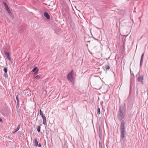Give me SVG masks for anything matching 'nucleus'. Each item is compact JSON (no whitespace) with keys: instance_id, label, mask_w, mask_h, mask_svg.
Here are the masks:
<instances>
[{"instance_id":"nucleus-1","label":"nucleus","mask_w":148,"mask_h":148,"mask_svg":"<svg viewBox=\"0 0 148 148\" xmlns=\"http://www.w3.org/2000/svg\"><path fill=\"white\" fill-rule=\"evenodd\" d=\"M125 103H124L120 106L117 115L118 119L119 121H121L120 128L121 137L122 140H123L125 137V122L123 120L125 118Z\"/></svg>"},{"instance_id":"nucleus-2","label":"nucleus","mask_w":148,"mask_h":148,"mask_svg":"<svg viewBox=\"0 0 148 148\" xmlns=\"http://www.w3.org/2000/svg\"><path fill=\"white\" fill-rule=\"evenodd\" d=\"M73 72V70H71V72L69 73L67 75V79L71 82H72L73 79V76L72 74Z\"/></svg>"},{"instance_id":"nucleus-3","label":"nucleus","mask_w":148,"mask_h":148,"mask_svg":"<svg viewBox=\"0 0 148 148\" xmlns=\"http://www.w3.org/2000/svg\"><path fill=\"white\" fill-rule=\"evenodd\" d=\"M38 71V68L37 67H35L32 70V72H35L34 74V75H35L37 74Z\"/></svg>"},{"instance_id":"nucleus-4","label":"nucleus","mask_w":148,"mask_h":148,"mask_svg":"<svg viewBox=\"0 0 148 148\" xmlns=\"http://www.w3.org/2000/svg\"><path fill=\"white\" fill-rule=\"evenodd\" d=\"M144 53H143L142 55L141 56V59H140V67H141L142 66L143 63V58L144 56Z\"/></svg>"},{"instance_id":"nucleus-5","label":"nucleus","mask_w":148,"mask_h":148,"mask_svg":"<svg viewBox=\"0 0 148 148\" xmlns=\"http://www.w3.org/2000/svg\"><path fill=\"white\" fill-rule=\"evenodd\" d=\"M44 16L47 19H49L50 18V16L48 13L46 12H45L44 13Z\"/></svg>"},{"instance_id":"nucleus-6","label":"nucleus","mask_w":148,"mask_h":148,"mask_svg":"<svg viewBox=\"0 0 148 148\" xmlns=\"http://www.w3.org/2000/svg\"><path fill=\"white\" fill-rule=\"evenodd\" d=\"M97 43L96 42H94L91 44V48L92 49H94L95 48L97 49Z\"/></svg>"},{"instance_id":"nucleus-7","label":"nucleus","mask_w":148,"mask_h":148,"mask_svg":"<svg viewBox=\"0 0 148 148\" xmlns=\"http://www.w3.org/2000/svg\"><path fill=\"white\" fill-rule=\"evenodd\" d=\"M5 54L7 56V58L9 60H11V58L10 57V54L7 51H5L4 52Z\"/></svg>"},{"instance_id":"nucleus-8","label":"nucleus","mask_w":148,"mask_h":148,"mask_svg":"<svg viewBox=\"0 0 148 148\" xmlns=\"http://www.w3.org/2000/svg\"><path fill=\"white\" fill-rule=\"evenodd\" d=\"M143 77L142 75H140L138 78V82H143Z\"/></svg>"},{"instance_id":"nucleus-9","label":"nucleus","mask_w":148,"mask_h":148,"mask_svg":"<svg viewBox=\"0 0 148 148\" xmlns=\"http://www.w3.org/2000/svg\"><path fill=\"white\" fill-rule=\"evenodd\" d=\"M42 119L43 120L42 121V123L43 124L45 125L47 124L46 123V118L45 116H43L42 117Z\"/></svg>"},{"instance_id":"nucleus-10","label":"nucleus","mask_w":148,"mask_h":148,"mask_svg":"<svg viewBox=\"0 0 148 148\" xmlns=\"http://www.w3.org/2000/svg\"><path fill=\"white\" fill-rule=\"evenodd\" d=\"M20 124H19L18 125L17 128L16 129H15L14 130V131L12 132L13 134H15V133H16L17 131H18L20 128Z\"/></svg>"},{"instance_id":"nucleus-11","label":"nucleus","mask_w":148,"mask_h":148,"mask_svg":"<svg viewBox=\"0 0 148 148\" xmlns=\"http://www.w3.org/2000/svg\"><path fill=\"white\" fill-rule=\"evenodd\" d=\"M34 145L35 146L37 147L38 145V141H37V139L36 138L34 139V141L33 142Z\"/></svg>"},{"instance_id":"nucleus-12","label":"nucleus","mask_w":148,"mask_h":148,"mask_svg":"<svg viewBox=\"0 0 148 148\" xmlns=\"http://www.w3.org/2000/svg\"><path fill=\"white\" fill-rule=\"evenodd\" d=\"M18 95H17L16 97V99L17 101V105L16 106V108H18L19 107V99L17 97Z\"/></svg>"},{"instance_id":"nucleus-13","label":"nucleus","mask_w":148,"mask_h":148,"mask_svg":"<svg viewBox=\"0 0 148 148\" xmlns=\"http://www.w3.org/2000/svg\"><path fill=\"white\" fill-rule=\"evenodd\" d=\"M105 67L106 70H109L110 69V66L108 65H106Z\"/></svg>"},{"instance_id":"nucleus-14","label":"nucleus","mask_w":148,"mask_h":148,"mask_svg":"<svg viewBox=\"0 0 148 148\" xmlns=\"http://www.w3.org/2000/svg\"><path fill=\"white\" fill-rule=\"evenodd\" d=\"M37 130L38 132H39L40 131V127L39 125H38L37 128Z\"/></svg>"},{"instance_id":"nucleus-15","label":"nucleus","mask_w":148,"mask_h":148,"mask_svg":"<svg viewBox=\"0 0 148 148\" xmlns=\"http://www.w3.org/2000/svg\"><path fill=\"white\" fill-rule=\"evenodd\" d=\"M8 13L9 14L10 16L12 18V19H13L14 18V16H13L12 13L11 12Z\"/></svg>"},{"instance_id":"nucleus-16","label":"nucleus","mask_w":148,"mask_h":148,"mask_svg":"<svg viewBox=\"0 0 148 148\" xmlns=\"http://www.w3.org/2000/svg\"><path fill=\"white\" fill-rule=\"evenodd\" d=\"M97 113L98 114H100V110L99 107H98L97 108Z\"/></svg>"},{"instance_id":"nucleus-17","label":"nucleus","mask_w":148,"mask_h":148,"mask_svg":"<svg viewBox=\"0 0 148 148\" xmlns=\"http://www.w3.org/2000/svg\"><path fill=\"white\" fill-rule=\"evenodd\" d=\"M3 3L4 6L5 7V8H8V5L5 2H3Z\"/></svg>"},{"instance_id":"nucleus-18","label":"nucleus","mask_w":148,"mask_h":148,"mask_svg":"<svg viewBox=\"0 0 148 148\" xmlns=\"http://www.w3.org/2000/svg\"><path fill=\"white\" fill-rule=\"evenodd\" d=\"M3 71L5 73H7V72L8 70L5 67H4Z\"/></svg>"},{"instance_id":"nucleus-19","label":"nucleus","mask_w":148,"mask_h":148,"mask_svg":"<svg viewBox=\"0 0 148 148\" xmlns=\"http://www.w3.org/2000/svg\"><path fill=\"white\" fill-rule=\"evenodd\" d=\"M5 9L8 13L11 12V11L10 10L9 7L8 8H5Z\"/></svg>"},{"instance_id":"nucleus-20","label":"nucleus","mask_w":148,"mask_h":148,"mask_svg":"<svg viewBox=\"0 0 148 148\" xmlns=\"http://www.w3.org/2000/svg\"><path fill=\"white\" fill-rule=\"evenodd\" d=\"M99 148H103L102 147V144L100 142H99Z\"/></svg>"},{"instance_id":"nucleus-21","label":"nucleus","mask_w":148,"mask_h":148,"mask_svg":"<svg viewBox=\"0 0 148 148\" xmlns=\"http://www.w3.org/2000/svg\"><path fill=\"white\" fill-rule=\"evenodd\" d=\"M40 77L39 75H37L36 76H35L34 77V78L38 79H39L40 78Z\"/></svg>"},{"instance_id":"nucleus-22","label":"nucleus","mask_w":148,"mask_h":148,"mask_svg":"<svg viewBox=\"0 0 148 148\" xmlns=\"http://www.w3.org/2000/svg\"><path fill=\"white\" fill-rule=\"evenodd\" d=\"M4 77H5L6 78L7 77H8V75L7 74V73H5L4 74Z\"/></svg>"},{"instance_id":"nucleus-23","label":"nucleus","mask_w":148,"mask_h":148,"mask_svg":"<svg viewBox=\"0 0 148 148\" xmlns=\"http://www.w3.org/2000/svg\"><path fill=\"white\" fill-rule=\"evenodd\" d=\"M99 134L100 135H101V133H102V131L101 130V129H100V128L99 127Z\"/></svg>"},{"instance_id":"nucleus-24","label":"nucleus","mask_w":148,"mask_h":148,"mask_svg":"<svg viewBox=\"0 0 148 148\" xmlns=\"http://www.w3.org/2000/svg\"><path fill=\"white\" fill-rule=\"evenodd\" d=\"M39 113L40 114H42L43 113L41 111V109H40V110Z\"/></svg>"},{"instance_id":"nucleus-25","label":"nucleus","mask_w":148,"mask_h":148,"mask_svg":"<svg viewBox=\"0 0 148 148\" xmlns=\"http://www.w3.org/2000/svg\"><path fill=\"white\" fill-rule=\"evenodd\" d=\"M132 83H130V90H131V89H132Z\"/></svg>"},{"instance_id":"nucleus-26","label":"nucleus","mask_w":148,"mask_h":148,"mask_svg":"<svg viewBox=\"0 0 148 148\" xmlns=\"http://www.w3.org/2000/svg\"><path fill=\"white\" fill-rule=\"evenodd\" d=\"M38 145V147H41V146H41V144H39Z\"/></svg>"},{"instance_id":"nucleus-27","label":"nucleus","mask_w":148,"mask_h":148,"mask_svg":"<svg viewBox=\"0 0 148 148\" xmlns=\"http://www.w3.org/2000/svg\"><path fill=\"white\" fill-rule=\"evenodd\" d=\"M41 116L42 117L43 116H44V115H43V114H40Z\"/></svg>"},{"instance_id":"nucleus-28","label":"nucleus","mask_w":148,"mask_h":148,"mask_svg":"<svg viewBox=\"0 0 148 148\" xmlns=\"http://www.w3.org/2000/svg\"><path fill=\"white\" fill-rule=\"evenodd\" d=\"M3 121V120L2 119L0 118V122H2Z\"/></svg>"},{"instance_id":"nucleus-29","label":"nucleus","mask_w":148,"mask_h":148,"mask_svg":"<svg viewBox=\"0 0 148 148\" xmlns=\"http://www.w3.org/2000/svg\"><path fill=\"white\" fill-rule=\"evenodd\" d=\"M138 89H137V92H136V93H137V94H138Z\"/></svg>"},{"instance_id":"nucleus-30","label":"nucleus","mask_w":148,"mask_h":148,"mask_svg":"<svg viewBox=\"0 0 148 148\" xmlns=\"http://www.w3.org/2000/svg\"><path fill=\"white\" fill-rule=\"evenodd\" d=\"M99 137H100V138H101V135H100V134H99Z\"/></svg>"}]
</instances>
